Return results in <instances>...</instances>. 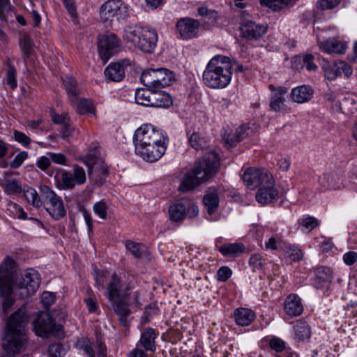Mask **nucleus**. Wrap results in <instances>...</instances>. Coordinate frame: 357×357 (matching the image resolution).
I'll return each mask as SVG.
<instances>
[{
  "mask_svg": "<svg viewBox=\"0 0 357 357\" xmlns=\"http://www.w3.org/2000/svg\"><path fill=\"white\" fill-rule=\"evenodd\" d=\"M28 322L29 317L22 310H17L8 318L2 345L8 357H14L26 351L29 346Z\"/></svg>",
  "mask_w": 357,
  "mask_h": 357,
  "instance_id": "obj_1",
  "label": "nucleus"
},
{
  "mask_svg": "<svg viewBox=\"0 0 357 357\" xmlns=\"http://www.w3.org/2000/svg\"><path fill=\"white\" fill-rule=\"evenodd\" d=\"M220 160L215 151H209L199 158L193 168L189 170L183 176L179 190L186 192L208 181L218 172Z\"/></svg>",
  "mask_w": 357,
  "mask_h": 357,
  "instance_id": "obj_2",
  "label": "nucleus"
},
{
  "mask_svg": "<svg viewBox=\"0 0 357 357\" xmlns=\"http://www.w3.org/2000/svg\"><path fill=\"white\" fill-rule=\"evenodd\" d=\"M233 66L228 56L221 54L214 56L206 66L202 75L203 81L211 89L227 87L231 80Z\"/></svg>",
  "mask_w": 357,
  "mask_h": 357,
  "instance_id": "obj_3",
  "label": "nucleus"
},
{
  "mask_svg": "<svg viewBox=\"0 0 357 357\" xmlns=\"http://www.w3.org/2000/svg\"><path fill=\"white\" fill-rule=\"evenodd\" d=\"M124 39L144 53H151L158 42L157 31L149 26L135 24L126 25L123 30Z\"/></svg>",
  "mask_w": 357,
  "mask_h": 357,
  "instance_id": "obj_4",
  "label": "nucleus"
},
{
  "mask_svg": "<svg viewBox=\"0 0 357 357\" xmlns=\"http://www.w3.org/2000/svg\"><path fill=\"white\" fill-rule=\"evenodd\" d=\"M95 279L98 289L104 291L105 296L109 301H114L119 298H127L130 295V285L125 284L116 273L107 278L102 273H96Z\"/></svg>",
  "mask_w": 357,
  "mask_h": 357,
  "instance_id": "obj_5",
  "label": "nucleus"
},
{
  "mask_svg": "<svg viewBox=\"0 0 357 357\" xmlns=\"http://www.w3.org/2000/svg\"><path fill=\"white\" fill-rule=\"evenodd\" d=\"M15 261L6 257L0 265V296L3 298L1 305L4 313H7L14 303L12 298V281L15 270Z\"/></svg>",
  "mask_w": 357,
  "mask_h": 357,
  "instance_id": "obj_6",
  "label": "nucleus"
},
{
  "mask_svg": "<svg viewBox=\"0 0 357 357\" xmlns=\"http://www.w3.org/2000/svg\"><path fill=\"white\" fill-rule=\"evenodd\" d=\"M43 206L46 211L55 220H59L66 215V210L62 198L47 185L40 187Z\"/></svg>",
  "mask_w": 357,
  "mask_h": 357,
  "instance_id": "obj_7",
  "label": "nucleus"
},
{
  "mask_svg": "<svg viewBox=\"0 0 357 357\" xmlns=\"http://www.w3.org/2000/svg\"><path fill=\"white\" fill-rule=\"evenodd\" d=\"M140 80L146 87L158 89L170 85L174 80V76L173 73L167 68H150L143 71Z\"/></svg>",
  "mask_w": 357,
  "mask_h": 357,
  "instance_id": "obj_8",
  "label": "nucleus"
},
{
  "mask_svg": "<svg viewBox=\"0 0 357 357\" xmlns=\"http://www.w3.org/2000/svg\"><path fill=\"white\" fill-rule=\"evenodd\" d=\"M33 327L36 335L41 337H61L63 335L61 325L57 324L52 316L47 312L38 313L33 322Z\"/></svg>",
  "mask_w": 357,
  "mask_h": 357,
  "instance_id": "obj_9",
  "label": "nucleus"
},
{
  "mask_svg": "<svg viewBox=\"0 0 357 357\" xmlns=\"http://www.w3.org/2000/svg\"><path fill=\"white\" fill-rule=\"evenodd\" d=\"M128 15V7L121 0H108L100 8V20L109 24L124 20Z\"/></svg>",
  "mask_w": 357,
  "mask_h": 357,
  "instance_id": "obj_10",
  "label": "nucleus"
},
{
  "mask_svg": "<svg viewBox=\"0 0 357 357\" xmlns=\"http://www.w3.org/2000/svg\"><path fill=\"white\" fill-rule=\"evenodd\" d=\"M169 138L167 135L163 137V140L151 142L146 145H137L135 149V153L144 161L154 162L158 161L166 152Z\"/></svg>",
  "mask_w": 357,
  "mask_h": 357,
  "instance_id": "obj_11",
  "label": "nucleus"
},
{
  "mask_svg": "<svg viewBox=\"0 0 357 357\" xmlns=\"http://www.w3.org/2000/svg\"><path fill=\"white\" fill-rule=\"evenodd\" d=\"M242 179L246 186L251 190L274 183L273 176L268 170L255 167L248 168L243 174Z\"/></svg>",
  "mask_w": 357,
  "mask_h": 357,
  "instance_id": "obj_12",
  "label": "nucleus"
},
{
  "mask_svg": "<svg viewBox=\"0 0 357 357\" xmlns=\"http://www.w3.org/2000/svg\"><path fill=\"white\" fill-rule=\"evenodd\" d=\"M167 135L162 129L157 128L151 124H144L134 133L133 142L135 149L137 145H146L151 142L163 140V137Z\"/></svg>",
  "mask_w": 357,
  "mask_h": 357,
  "instance_id": "obj_13",
  "label": "nucleus"
},
{
  "mask_svg": "<svg viewBox=\"0 0 357 357\" xmlns=\"http://www.w3.org/2000/svg\"><path fill=\"white\" fill-rule=\"evenodd\" d=\"M120 45V39L114 33L99 36L98 49L100 57L104 63H107L112 56L119 52Z\"/></svg>",
  "mask_w": 357,
  "mask_h": 357,
  "instance_id": "obj_14",
  "label": "nucleus"
},
{
  "mask_svg": "<svg viewBox=\"0 0 357 357\" xmlns=\"http://www.w3.org/2000/svg\"><path fill=\"white\" fill-rule=\"evenodd\" d=\"M132 61L124 59L119 62L111 63L104 71L105 77L109 81L121 82L125 77V70L130 67Z\"/></svg>",
  "mask_w": 357,
  "mask_h": 357,
  "instance_id": "obj_15",
  "label": "nucleus"
},
{
  "mask_svg": "<svg viewBox=\"0 0 357 357\" xmlns=\"http://www.w3.org/2000/svg\"><path fill=\"white\" fill-rule=\"evenodd\" d=\"M96 158L93 155H88L84 158V162L88 167V174L90 179L95 181L96 183L101 184L105 181L108 174L107 168L102 165L98 169Z\"/></svg>",
  "mask_w": 357,
  "mask_h": 357,
  "instance_id": "obj_16",
  "label": "nucleus"
},
{
  "mask_svg": "<svg viewBox=\"0 0 357 357\" xmlns=\"http://www.w3.org/2000/svg\"><path fill=\"white\" fill-rule=\"evenodd\" d=\"M240 31L241 36L246 40H257L266 33L267 26L252 21H245L241 24Z\"/></svg>",
  "mask_w": 357,
  "mask_h": 357,
  "instance_id": "obj_17",
  "label": "nucleus"
},
{
  "mask_svg": "<svg viewBox=\"0 0 357 357\" xmlns=\"http://www.w3.org/2000/svg\"><path fill=\"white\" fill-rule=\"evenodd\" d=\"M40 282L38 273L33 269H29L22 275L17 285L20 289L26 290V295H31L38 290Z\"/></svg>",
  "mask_w": 357,
  "mask_h": 357,
  "instance_id": "obj_18",
  "label": "nucleus"
},
{
  "mask_svg": "<svg viewBox=\"0 0 357 357\" xmlns=\"http://www.w3.org/2000/svg\"><path fill=\"white\" fill-rule=\"evenodd\" d=\"M199 22L192 18H182L176 23V29L183 39H191L198 36Z\"/></svg>",
  "mask_w": 357,
  "mask_h": 357,
  "instance_id": "obj_19",
  "label": "nucleus"
},
{
  "mask_svg": "<svg viewBox=\"0 0 357 357\" xmlns=\"http://www.w3.org/2000/svg\"><path fill=\"white\" fill-rule=\"evenodd\" d=\"M288 89L285 86H279L276 93H271L270 97V108L275 112H288L289 109L287 107L285 96Z\"/></svg>",
  "mask_w": 357,
  "mask_h": 357,
  "instance_id": "obj_20",
  "label": "nucleus"
},
{
  "mask_svg": "<svg viewBox=\"0 0 357 357\" xmlns=\"http://www.w3.org/2000/svg\"><path fill=\"white\" fill-rule=\"evenodd\" d=\"M81 347L89 357H107V347L98 337L93 344H91L89 340H84Z\"/></svg>",
  "mask_w": 357,
  "mask_h": 357,
  "instance_id": "obj_21",
  "label": "nucleus"
},
{
  "mask_svg": "<svg viewBox=\"0 0 357 357\" xmlns=\"http://www.w3.org/2000/svg\"><path fill=\"white\" fill-rule=\"evenodd\" d=\"M314 90L308 85H301L294 87L290 93L291 99L293 102L302 104L310 101L313 96Z\"/></svg>",
  "mask_w": 357,
  "mask_h": 357,
  "instance_id": "obj_22",
  "label": "nucleus"
},
{
  "mask_svg": "<svg viewBox=\"0 0 357 357\" xmlns=\"http://www.w3.org/2000/svg\"><path fill=\"white\" fill-rule=\"evenodd\" d=\"M278 190L274 188L273 184L264 185L260 187L256 194V200L263 204H268L278 198Z\"/></svg>",
  "mask_w": 357,
  "mask_h": 357,
  "instance_id": "obj_23",
  "label": "nucleus"
},
{
  "mask_svg": "<svg viewBox=\"0 0 357 357\" xmlns=\"http://www.w3.org/2000/svg\"><path fill=\"white\" fill-rule=\"evenodd\" d=\"M233 317L237 325L248 326L254 321L256 314L251 309L239 307L234 311Z\"/></svg>",
  "mask_w": 357,
  "mask_h": 357,
  "instance_id": "obj_24",
  "label": "nucleus"
},
{
  "mask_svg": "<svg viewBox=\"0 0 357 357\" xmlns=\"http://www.w3.org/2000/svg\"><path fill=\"white\" fill-rule=\"evenodd\" d=\"M172 104L170 95L163 91L153 89L149 107H168Z\"/></svg>",
  "mask_w": 357,
  "mask_h": 357,
  "instance_id": "obj_25",
  "label": "nucleus"
},
{
  "mask_svg": "<svg viewBox=\"0 0 357 357\" xmlns=\"http://www.w3.org/2000/svg\"><path fill=\"white\" fill-rule=\"evenodd\" d=\"M284 310L287 314L290 316H298L303 310V305L300 298L296 294H290L285 301Z\"/></svg>",
  "mask_w": 357,
  "mask_h": 357,
  "instance_id": "obj_26",
  "label": "nucleus"
},
{
  "mask_svg": "<svg viewBox=\"0 0 357 357\" xmlns=\"http://www.w3.org/2000/svg\"><path fill=\"white\" fill-rule=\"evenodd\" d=\"M319 47L323 52L328 54H344L347 49L344 43L334 38L320 43Z\"/></svg>",
  "mask_w": 357,
  "mask_h": 357,
  "instance_id": "obj_27",
  "label": "nucleus"
},
{
  "mask_svg": "<svg viewBox=\"0 0 357 357\" xmlns=\"http://www.w3.org/2000/svg\"><path fill=\"white\" fill-rule=\"evenodd\" d=\"M157 335L152 328H147L141 335L140 344L147 351L154 352L156 349Z\"/></svg>",
  "mask_w": 357,
  "mask_h": 357,
  "instance_id": "obj_28",
  "label": "nucleus"
},
{
  "mask_svg": "<svg viewBox=\"0 0 357 357\" xmlns=\"http://www.w3.org/2000/svg\"><path fill=\"white\" fill-rule=\"evenodd\" d=\"M169 215L170 220L173 222H181L185 217L186 208L184 199L172 204L169 208Z\"/></svg>",
  "mask_w": 357,
  "mask_h": 357,
  "instance_id": "obj_29",
  "label": "nucleus"
},
{
  "mask_svg": "<svg viewBox=\"0 0 357 357\" xmlns=\"http://www.w3.org/2000/svg\"><path fill=\"white\" fill-rule=\"evenodd\" d=\"M19 45L22 52L23 60L25 65H26L33 51V43L30 36L28 34L22 35L20 38Z\"/></svg>",
  "mask_w": 357,
  "mask_h": 357,
  "instance_id": "obj_30",
  "label": "nucleus"
},
{
  "mask_svg": "<svg viewBox=\"0 0 357 357\" xmlns=\"http://www.w3.org/2000/svg\"><path fill=\"white\" fill-rule=\"evenodd\" d=\"M204 204L210 215L213 214L219 206L220 199L216 191L208 192L203 197Z\"/></svg>",
  "mask_w": 357,
  "mask_h": 357,
  "instance_id": "obj_31",
  "label": "nucleus"
},
{
  "mask_svg": "<svg viewBox=\"0 0 357 357\" xmlns=\"http://www.w3.org/2000/svg\"><path fill=\"white\" fill-rule=\"evenodd\" d=\"M244 249L242 243H234L222 245L220 247L219 251L225 257H235L243 252Z\"/></svg>",
  "mask_w": 357,
  "mask_h": 357,
  "instance_id": "obj_32",
  "label": "nucleus"
},
{
  "mask_svg": "<svg viewBox=\"0 0 357 357\" xmlns=\"http://www.w3.org/2000/svg\"><path fill=\"white\" fill-rule=\"evenodd\" d=\"M63 85L70 100L71 102L77 101L80 91L76 81L72 77H66L63 79Z\"/></svg>",
  "mask_w": 357,
  "mask_h": 357,
  "instance_id": "obj_33",
  "label": "nucleus"
},
{
  "mask_svg": "<svg viewBox=\"0 0 357 357\" xmlns=\"http://www.w3.org/2000/svg\"><path fill=\"white\" fill-rule=\"evenodd\" d=\"M75 106L76 111L80 114H94L92 102L86 98H77V101L71 102Z\"/></svg>",
  "mask_w": 357,
  "mask_h": 357,
  "instance_id": "obj_34",
  "label": "nucleus"
},
{
  "mask_svg": "<svg viewBox=\"0 0 357 357\" xmlns=\"http://www.w3.org/2000/svg\"><path fill=\"white\" fill-rule=\"evenodd\" d=\"M250 134V129L246 126H242L237 128L235 130V136L236 138H232L231 137H226L225 142L230 146H233L242 139L248 137Z\"/></svg>",
  "mask_w": 357,
  "mask_h": 357,
  "instance_id": "obj_35",
  "label": "nucleus"
},
{
  "mask_svg": "<svg viewBox=\"0 0 357 357\" xmlns=\"http://www.w3.org/2000/svg\"><path fill=\"white\" fill-rule=\"evenodd\" d=\"M24 196L25 199L33 206L40 208L43 206V199L40 198L34 188H29L24 190Z\"/></svg>",
  "mask_w": 357,
  "mask_h": 357,
  "instance_id": "obj_36",
  "label": "nucleus"
},
{
  "mask_svg": "<svg viewBox=\"0 0 357 357\" xmlns=\"http://www.w3.org/2000/svg\"><path fill=\"white\" fill-rule=\"evenodd\" d=\"M153 89H139L135 91V102L138 105L149 107Z\"/></svg>",
  "mask_w": 357,
  "mask_h": 357,
  "instance_id": "obj_37",
  "label": "nucleus"
},
{
  "mask_svg": "<svg viewBox=\"0 0 357 357\" xmlns=\"http://www.w3.org/2000/svg\"><path fill=\"white\" fill-rule=\"evenodd\" d=\"M60 179V188L62 190H71L76 185V183L75 182L73 176L70 172L62 169L61 172Z\"/></svg>",
  "mask_w": 357,
  "mask_h": 357,
  "instance_id": "obj_38",
  "label": "nucleus"
},
{
  "mask_svg": "<svg viewBox=\"0 0 357 357\" xmlns=\"http://www.w3.org/2000/svg\"><path fill=\"white\" fill-rule=\"evenodd\" d=\"M126 247L135 258H141L145 252V246L141 243L128 240L126 242Z\"/></svg>",
  "mask_w": 357,
  "mask_h": 357,
  "instance_id": "obj_39",
  "label": "nucleus"
},
{
  "mask_svg": "<svg viewBox=\"0 0 357 357\" xmlns=\"http://www.w3.org/2000/svg\"><path fill=\"white\" fill-rule=\"evenodd\" d=\"M282 250H283L284 256L291 261H300L303 257L301 250L296 246L284 243Z\"/></svg>",
  "mask_w": 357,
  "mask_h": 357,
  "instance_id": "obj_40",
  "label": "nucleus"
},
{
  "mask_svg": "<svg viewBox=\"0 0 357 357\" xmlns=\"http://www.w3.org/2000/svg\"><path fill=\"white\" fill-rule=\"evenodd\" d=\"M296 337L299 340H305L310 337V328L305 322L296 324L294 327Z\"/></svg>",
  "mask_w": 357,
  "mask_h": 357,
  "instance_id": "obj_41",
  "label": "nucleus"
},
{
  "mask_svg": "<svg viewBox=\"0 0 357 357\" xmlns=\"http://www.w3.org/2000/svg\"><path fill=\"white\" fill-rule=\"evenodd\" d=\"M190 145L195 150L203 149L206 146L205 138L197 132H193L188 138Z\"/></svg>",
  "mask_w": 357,
  "mask_h": 357,
  "instance_id": "obj_42",
  "label": "nucleus"
},
{
  "mask_svg": "<svg viewBox=\"0 0 357 357\" xmlns=\"http://www.w3.org/2000/svg\"><path fill=\"white\" fill-rule=\"evenodd\" d=\"M112 302L113 308L118 315L130 314V310L128 307L130 305L126 302V298H119Z\"/></svg>",
  "mask_w": 357,
  "mask_h": 357,
  "instance_id": "obj_43",
  "label": "nucleus"
},
{
  "mask_svg": "<svg viewBox=\"0 0 357 357\" xmlns=\"http://www.w3.org/2000/svg\"><path fill=\"white\" fill-rule=\"evenodd\" d=\"M4 190L7 195H15L22 192V189L19 181L15 179H8L4 184Z\"/></svg>",
  "mask_w": 357,
  "mask_h": 357,
  "instance_id": "obj_44",
  "label": "nucleus"
},
{
  "mask_svg": "<svg viewBox=\"0 0 357 357\" xmlns=\"http://www.w3.org/2000/svg\"><path fill=\"white\" fill-rule=\"evenodd\" d=\"M249 265L253 271L264 269L266 266V260L259 254H254L249 259Z\"/></svg>",
  "mask_w": 357,
  "mask_h": 357,
  "instance_id": "obj_45",
  "label": "nucleus"
},
{
  "mask_svg": "<svg viewBox=\"0 0 357 357\" xmlns=\"http://www.w3.org/2000/svg\"><path fill=\"white\" fill-rule=\"evenodd\" d=\"M298 224L303 229L311 231L319 225V221L314 217L307 216L299 220Z\"/></svg>",
  "mask_w": 357,
  "mask_h": 357,
  "instance_id": "obj_46",
  "label": "nucleus"
},
{
  "mask_svg": "<svg viewBox=\"0 0 357 357\" xmlns=\"http://www.w3.org/2000/svg\"><path fill=\"white\" fill-rule=\"evenodd\" d=\"M72 174L73 176L76 185H81L86 183V172L84 168H82V167L78 165L75 166Z\"/></svg>",
  "mask_w": 357,
  "mask_h": 357,
  "instance_id": "obj_47",
  "label": "nucleus"
},
{
  "mask_svg": "<svg viewBox=\"0 0 357 357\" xmlns=\"http://www.w3.org/2000/svg\"><path fill=\"white\" fill-rule=\"evenodd\" d=\"M335 63V70L337 71L338 75H341L344 74L346 77H349L353 73L352 67L344 61H336Z\"/></svg>",
  "mask_w": 357,
  "mask_h": 357,
  "instance_id": "obj_48",
  "label": "nucleus"
},
{
  "mask_svg": "<svg viewBox=\"0 0 357 357\" xmlns=\"http://www.w3.org/2000/svg\"><path fill=\"white\" fill-rule=\"evenodd\" d=\"M284 243L279 238L275 236L271 237L268 241L265 242V248L267 250H282Z\"/></svg>",
  "mask_w": 357,
  "mask_h": 357,
  "instance_id": "obj_49",
  "label": "nucleus"
},
{
  "mask_svg": "<svg viewBox=\"0 0 357 357\" xmlns=\"http://www.w3.org/2000/svg\"><path fill=\"white\" fill-rule=\"evenodd\" d=\"M95 214L101 219H106L107 215L108 206L103 201L96 202L93 206Z\"/></svg>",
  "mask_w": 357,
  "mask_h": 357,
  "instance_id": "obj_50",
  "label": "nucleus"
},
{
  "mask_svg": "<svg viewBox=\"0 0 357 357\" xmlns=\"http://www.w3.org/2000/svg\"><path fill=\"white\" fill-rule=\"evenodd\" d=\"M12 11V6L9 0H0V20L6 21Z\"/></svg>",
  "mask_w": 357,
  "mask_h": 357,
  "instance_id": "obj_51",
  "label": "nucleus"
},
{
  "mask_svg": "<svg viewBox=\"0 0 357 357\" xmlns=\"http://www.w3.org/2000/svg\"><path fill=\"white\" fill-rule=\"evenodd\" d=\"M16 74L17 73L15 68L12 66H9L6 73V84L12 89H15L17 86Z\"/></svg>",
  "mask_w": 357,
  "mask_h": 357,
  "instance_id": "obj_52",
  "label": "nucleus"
},
{
  "mask_svg": "<svg viewBox=\"0 0 357 357\" xmlns=\"http://www.w3.org/2000/svg\"><path fill=\"white\" fill-rule=\"evenodd\" d=\"M48 355L50 357H61L65 355L63 345L59 343H54L48 347Z\"/></svg>",
  "mask_w": 357,
  "mask_h": 357,
  "instance_id": "obj_53",
  "label": "nucleus"
},
{
  "mask_svg": "<svg viewBox=\"0 0 357 357\" xmlns=\"http://www.w3.org/2000/svg\"><path fill=\"white\" fill-rule=\"evenodd\" d=\"M320 183L326 188L333 189L335 188L334 174H324L319 178Z\"/></svg>",
  "mask_w": 357,
  "mask_h": 357,
  "instance_id": "obj_54",
  "label": "nucleus"
},
{
  "mask_svg": "<svg viewBox=\"0 0 357 357\" xmlns=\"http://www.w3.org/2000/svg\"><path fill=\"white\" fill-rule=\"evenodd\" d=\"M335 62L333 65L326 64L323 66L325 77L331 81L335 80L339 75L337 70Z\"/></svg>",
  "mask_w": 357,
  "mask_h": 357,
  "instance_id": "obj_55",
  "label": "nucleus"
},
{
  "mask_svg": "<svg viewBox=\"0 0 357 357\" xmlns=\"http://www.w3.org/2000/svg\"><path fill=\"white\" fill-rule=\"evenodd\" d=\"M184 203L186 208L185 216L188 218H193L196 217L199 213L197 205L188 199H184Z\"/></svg>",
  "mask_w": 357,
  "mask_h": 357,
  "instance_id": "obj_56",
  "label": "nucleus"
},
{
  "mask_svg": "<svg viewBox=\"0 0 357 357\" xmlns=\"http://www.w3.org/2000/svg\"><path fill=\"white\" fill-rule=\"evenodd\" d=\"M28 155H29L26 151H21L10 162V167L13 169L19 168L22 165L24 161L28 158Z\"/></svg>",
  "mask_w": 357,
  "mask_h": 357,
  "instance_id": "obj_57",
  "label": "nucleus"
},
{
  "mask_svg": "<svg viewBox=\"0 0 357 357\" xmlns=\"http://www.w3.org/2000/svg\"><path fill=\"white\" fill-rule=\"evenodd\" d=\"M314 59V56L312 54H306L303 56V63L308 71H316L318 68Z\"/></svg>",
  "mask_w": 357,
  "mask_h": 357,
  "instance_id": "obj_58",
  "label": "nucleus"
},
{
  "mask_svg": "<svg viewBox=\"0 0 357 357\" xmlns=\"http://www.w3.org/2000/svg\"><path fill=\"white\" fill-rule=\"evenodd\" d=\"M332 270L328 267L320 266L318 267L316 271V278L321 277V278L326 279L328 282H331L333 276H332Z\"/></svg>",
  "mask_w": 357,
  "mask_h": 357,
  "instance_id": "obj_59",
  "label": "nucleus"
},
{
  "mask_svg": "<svg viewBox=\"0 0 357 357\" xmlns=\"http://www.w3.org/2000/svg\"><path fill=\"white\" fill-rule=\"evenodd\" d=\"M341 0H318L317 3V8L321 10L332 9L336 7Z\"/></svg>",
  "mask_w": 357,
  "mask_h": 357,
  "instance_id": "obj_60",
  "label": "nucleus"
},
{
  "mask_svg": "<svg viewBox=\"0 0 357 357\" xmlns=\"http://www.w3.org/2000/svg\"><path fill=\"white\" fill-rule=\"evenodd\" d=\"M14 139L18 143L22 144L24 146H29L31 140L29 137L26 135L24 132L15 130L13 132Z\"/></svg>",
  "mask_w": 357,
  "mask_h": 357,
  "instance_id": "obj_61",
  "label": "nucleus"
},
{
  "mask_svg": "<svg viewBox=\"0 0 357 357\" xmlns=\"http://www.w3.org/2000/svg\"><path fill=\"white\" fill-rule=\"evenodd\" d=\"M232 274L231 270L227 266H222L217 271V279L218 281H227Z\"/></svg>",
  "mask_w": 357,
  "mask_h": 357,
  "instance_id": "obj_62",
  "label": "nucleus"
},
{
  "mask_svg": "<svg viewBox=\"0 0 357 357\" xmlns=\"http://www.w3.org/2000/svg\"><path fill=\"white\" fill-rule=\"evenodd\" d=\"M269 345L277 352H281L285 349V342L278 337L272 338L269 342Z\"/></svg>",
  "mask_w": 357,
  "mask_h": 357,
  "instance_id": "obj_63",
  "label": "nucleus"
},
{
  "mask_svg": "<svg viewBox=\"0 0 357 357\" xmlns=\"http://www.w3.org/2000/svg\"><path fill=\"white\" fill-rule=\"evenodd\" d=\"M50 116L52 121L55 124L62 125L69 120L68 116L66 113L59 114L54 110L51 111Z\"/></svg>",
  "mask_w": 357,
  "mask_h": 357,
  "instance_id": "obj_64",
  "label": "nucleus"
}]
</instances>
